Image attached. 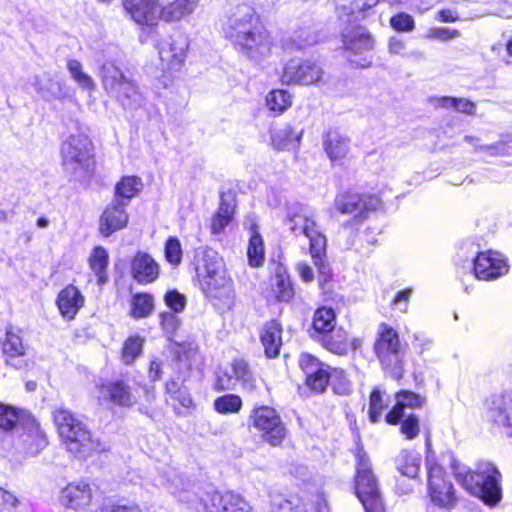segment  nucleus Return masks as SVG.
I'll return each mask as SVG.
<instances>
[{"mask_svg":"<svg viewBox=\"0 0 512 512\" xmlns=\"http://www.w3.org/2000/svg\"><path fill=\"white\" fill-rule=\"evenodd\" d=\"M127 202L114 199L103 211L99 220V232L109 237L114 232L124 229L129 221L126 212Z\"/></svg>","mask_w":512,"mask_h":512,"instance_id":"18","label":"nucleus"},{"mask_svg":"<svg viewBox=\"0 0 512 512\" xmlns=\"http://www.w3.org/2000/svg\"><path fill=\"white\" fill-rule=\"evenodd\" d=\"M235 210V199L231 193H222L221 202L216 214L211 220V232L215 235L223 232L231 222Z\"/></svg>","mask_w":512,"mask_h":512,"instance_id":"30","label":"nucleus"},{"mask_svg":"<svg viewBox=\"0 0 512 512\" xmlns=\"http://www.w3.org/2000/svg\"><path fill=\"white\" fill-rule=\"evenodd\" d=\"M99 77L107 94H111L125 82L126 78L121 69L113 62H105L99 69Z\"/></svg>","mask_w":512,"mask_h":512,"instance_id":"33","label":"nucleus"},{"mask_svg":"<svg viewBox=\"0 0 512 512\" xmlns=\"http://www.w3.org/2000/svg\"><path fill=\"white\" fill-rule=\"evenodd\" d=\"M231 370L235 375V379L241 383L242 389L254 395L258 391L257 380L252 375L251 371L248 368V365L243 360H235L231 365Z\"/></svg>","mask_w":512,"mask_h":512,"instance_id":"38","label":"nucleus"},{"mask_svg":"<svg viewBox=\"0 0 512 512\" xmlns=\"http://www.w3.org/2000/svg\"><path fill=\"white\" fill-rule=\"evenodd\" d=\"M53 421L65 449L75 458L87 459L106 450V445L93 437L86 424L64 406L53 411Z\"/></svg>","mask_w":512,"mask_h":512,"instance_id":"2","label":"nucleus"},{"mask_svg":"<svg viewBox=\"0 0 512 512\" xmlns=\"http://www.w3.org/2000/svg\"><path fill=\"white\" fill-rule=\"evenodd\" d=\"M164 301L174 313L182 312L186 306V297L177 290L168 291L164 296Z\"/></svg>","mask_w":512,"mask_h":512,"instance_id":"61","label":"nucleus"},{"mask_svg":"<svg viewBox=\"0 0 512 512\" xmlns=\"http://www.w3.org/2000/svg\"><path fill=\"white\" fill-rule=\"evenodd\" d=\"M489 416L498 426L512 427V389L503 390L491 397Z\"/></svg>","mask_w":512,"mask_h":512,"instance_id":"20","label":"nucleus"},{"mask_svg":"<svg viewBox=\"0 0 512 512\" xmlns=\"http://www.w3.org/2000/svg\"><path fill=\"white\" fill-rule=\"evenodd\" d=\"M67 70L74 82L83 90L93 91L96 87L93 78L83 70V65L76 59L67 62Z\"/></svg>","mask_w":512,"mask_h":512,"instance_id":"45","label":"nucleus"},{"mask_svg":"<svg viewBox=\"0 0 512 512\" xmlns=\"http://www.w3.org/2000/svg\"><path fill=\"white\" fill-rule=\"evenodd\" d=\"M287 224L295 235L303 234L309 239L310 254L314 259V264L323 271L325 265L322 258L326 253L327 240L318 229L314 213L300 206L295 211H289Z\"/></svg>","mask_w":512,"mask_h":512,"instance_id":"6","label":"nucleus"},{"mask_svg":"<svg viewBox=\"0 0 512 512\" xmlns=\"http://www.w3.org/2000/svg\"><path fill=\"white\" fill-rule=\"evenodd\" d=\"M261 343L267 357L275 358L282 346V327L275 321L267 322L261 330Z\"/></svg>","mask_w":512,"mask_h":512,"instance_id":"29","label":"nucleus"},{"mask_svg":"<svg viewBox=\"0 0 512 512\" xmlns=\"http://www.w3.org/2000/svg\"><path fill=\"white\" fill-rule=\"evenodd\" d=\"M473 271L477 279L494 280L508 272V265L498 252H481L474 260Z\"/></svg>","mask_w":512,"mask_h":512,"instance_id":"17","label":"nucleus"},{"mask_svg":"<svg viewBox=\"0 0 512 512\" xmlns=\"http://www.w3.org/2000/svg\"><path fill=\"white\" fill-rule=\"evenodd\" d=\"M84 296L74 285H68L63 288L57 296V306L61 315L68 320H72L78 311L83 307Z\"/></svg>","mask_w":512,"mask_h":512,"instance_id":"24","label":"nucleus"},{"mask_svg":"<svg viewBox=\"0 0 512 512\" xmlns=\"http://www.w3.org/2000/svg\"><path fill=\"white\" fill-rule=\"evenodd\" d=\"M396 404L386 415V422L391 425L399 423L405 417V409L421 408L425 404V398L408 390H402L395 395Z\"/></svg>","mask_w":512,"mask_h":512,"instance_id":"21","label":"nucleus"},{"mask_svg":"<svg viewBox=\"0 0 512 512\" xmlns=\"http://www.w3.org/2000/svg\"><path fill=\"white\" fill-rule=\"evenodd\" d=\"M2 350L7 357V362L10 360L25 355V345L21 337V329L11 325L5 328L4 338L2 339Z\"/></svg>","mask_w":512,"mask_h":512,"instance_id":"32","label":"nucleus"},{"mask_svg":"<svg viewBox=\"0 0 512 512\" xmlns=\"http://www.w3.org/2000/svg\"><path fill=\"white\" fill-rule=\"evenodd\" d=\"M400 431L406 439L411 440L416 438L420 432L418 417L414 414L405 415L401 422Z\"/></svg>","mask_w":512,"mask_h":512,"instance_id":"55","label":"nucleus"},{"mask_svg":"<svg viewBox=\"0 0 512 512\" xmlns=\"http://www.w3.org/2000/svg\"><path fill=\"white\" fill-rule=\"evenodd\" d=\"M272 285L278 300L288 301L293 296V289L286 269L280 264L276 266L275 277Z\"/></svg>","mask_w":512,"mask_h":512,"instance_id":"44","label":"nucleus"},{"mask_svg":"<svg viewBox=\"0 0 512 512\" xmlns=\"http://www.w3.org/2000/svg\"><path fill=\"white\" fill-rule=\"evenodd\" d=\"M22 410L0 403V429L12 430L20 420Z\"/></svg>","mask_w":512,"mask_h":512,"instance_id":"51","label":"nucleus"},{"mask_svg":"<svg viewBox=\"0 0 512 512\" xmlns=\"http://www.w3.org/2000/svg\"><path fill=\"white\" fill-rule=\"evenodd\" d=\"M452 472L456 481L471 495L481 499L488 506H496L502 499V475L490 462H480L469 469L454 462Z\"/></svg>","mask_w":512,"mask_h":512,"instance_id":"3","label":"nucleus"},{"mask_svg":"<svg viewBox=\"0 0 512 512\" xmlns=\"http://www.w3.org/2000/svg\"><path fill=\"white\" fill-rule=\"evenodd\" d=\"M17 498L8 491L0 488V511L12 512V509L17 507Z\"/></svg>","mask_w":512,"mask_h":512,"instance_id":"64","label":"nucleus"},{"mask_svg":"<svg viewBox=\"0 0 512 512\" xmlns=\"http://www.w3.org/2000/svg\"><path fill=\"white\" fill-rule=\"evenodd\" d=\"M201 0H173L161 4L160 21L165 23H178L191 16L197 9Z\"/></svg>","mask_w":512,"mask_h":512,"instance_id":"22","label":"nucleus"},{"mask_svg":"<svg viewBox=\"0 0 512 512\" xmlns=\"http://www.w3.org/2000/svg\"><path fill=\"white\" fill-rule=\"evenodd\" d=\"M426 465L427 492L431 502L440 508L453 509L458 503L453 483L440 465L430 461V459H427Z\"/></svg>","mask_w":512,"mask_h":512,"instance_id":"9","label":"nucleus"},{"mask_svg":"<svg viewBox=\"0 0 512 512\" xmlns=\"http://www.w3.org/2000/svg\"><path fill=\"white\" fill-rule=\"evenodd\" d=\"M380 205L379 198L372 195L340 193L334 199V207L341 214H352L357 221H362L370 211Z\"/></svg>","mask_w":512,"mask_h":512,"instance_id":"13","label":"nucleus"},{"mask_svg":"<svg viewBox=\"0 0 512 512\" xmlns=\"http://www.w3.org/2000/svg\"><path fill=\"white\" fill-rule=\"evenodd\" d=\"M143 339L138 336L129 337L123 345L122 361L129 365L132 364L142 353Z\"/></svg>","mask_w":512,"mask_h":512,"instance_id":"50","label":"nucleus"},{"mask_svg":"<svg viewBox=\"0 0 512 512\" xmlns=\"http://www.w3.org/2000/svg\"><path fill=\"white\" fill-rule=\"evenodd\" d=\"M110 95L115 97L124 108H133L141 102V95L134 82L130 79L122 82V85Z\"/></svg>","mask_w":512,"mask_h":512,"instance_id":"39","label":"nucleus"},{"mask_svg":"<svg viewBox=\"0 0 512 512\" xmlns=\"http://www.w3.org/2000/svg\"><path fill=\"white\" fill-rule=\"evenodd\" d=\"M406 50V45H405V42L398 38V37H391L389 39V42H388V51L390 54H394V55H401V56H415V57H420L422 56L421 53L419 52H412L410 54H407L405 52Z\"/></svg>","mask_w":512,"mask_h":512,"instance_id":"62","label":"nucleus"},{"mask_svg":"<svg viewBox=\"0 0 512 512\" xmlns=\"http://www.w3.org/2000/svg\"><path fill=\"white\" fill-rule=\"evenodd\" d=\"M344 48L355 53H360L373 48L374 41L370 33L361 26L348 25L342 31Z\"/></svg>","mask_w":512,"mask_h":512,"instance_id":"26","label":"nucleus"},{"mask_svg":"<svg viewBox=\"0 0 512 512\" xmlns=\"http://www.w3.org/2000/svg\"><path fill=\"white\" fill-rule=\"evenodd\" d=\"M61 161L64 171L79 182L91 178L94 172L93 144L85 134L68 136L61 144Z\"/></svg>","mask_w":512,"mask_h":512,"instance_id":"4","label":"nucleus"},{"mask_svg":"<svg viewBox=\"0 0 512 512\" xmlns=\"http://www.w3.org/2000/svg\"><path fill=\"white\" fill-rule=\"evenodd\" d=\"M395 463L402 475L416 478L420 470L421 455L415 451L403 450L397 456Z\"/></svg>","mask_w":512,"mask_h":512,"instance_id":"35","label":"nucleus"},{"mask_svg":"<svg viewBox=\"0 0 512 512\" xmlns=\"http://www.w3.org/2000/svg\"><path fill=\"white\" fill-rule=\"evenodd\" d=\"M323 76L322 68L310 61L291 59L283 67L281 82L286 85H312Z\"/></svg>","mask_w":512,"mask_h":512,"instance_id":"12","label":"nucleus"},{"mask_svg":"<svg viewBox=\"0 0 512 512\" xmlns=\"http://www.w3.org/2000/svg\"><path fill=\"white\" fill-rule=\"evenodd\" d=\"M248 262L251 267H259L265 258V248L261 235L253 229L247 248Z\"/></svg>","mask_w":512,"mask_h":512,"instance_id":"47","label":"nucleus"},{"mask_svg":"<svg viewBox=\"0 0 512 512\" xmlns=\"http://www.w3.org/2000/svg\"><path fill=\"white\" fill-rule=\"evenodd\" d=\"M131 273L138 283H151L158 278L159 265L147 253L138 252L132 259Z\"/></svg>","mask_w":512,"mask_h":512,"instance_id":"23","label":"nucleus"},{"mask_svg":"<svg viewBox=\"0 0 512 512\" xmlns=\"http://www.w3.org/2000/svg\"><path fill=\"white\" fill-rule=\"evenodd\" d=\"M355 490L366 512H385L378 481L362 447L356 453Z\"/></svg>","mask_w":512,"mask_h":512,"instance_id":"7","label":"nucleus"},{"mask_svg":"<svg viewBox=\"0 0 512 512\" xmlns=\"http://www.w3.org/2000/svg\"><path fill=\"white\" fill-rule=\"evenodd\" d=\"M168 490L182 502L190 500L193 483L182 474L171 471L167 478Z\"/></svg>","mask_w":512,"mask_h":512,"instance_id":"37","label":"nucleus"},{"mask_svg":"<svg viewBox=\"0 0 512 512\" xmlns=\"http://www.w3.org/2000/svg\"><path fill=\"white\" fill-rule=\"evenodd\" d=\"M251 425L261 433V437L273 446L281 444L286 436V428L275 409L260 406L251 411Z\"/></svg>","mask_w":512,"mask_h":512,"instance_id":"10","label":"nucleus"},{"mask_svg":"<svg viewBox=\"0 0 512 512\" xmlns=\"http://www.w3.org/2000/svg\"><path fill=\"white\" fill-rule=\"evenodd\" d=\"M330 381V371L322 369L319 373L306 377V384L312 390L323 392Z\"/></svg>","mask_w":512,"mask_h":512,"instance_id":"58","label":"nucleus"},{"mask_svg":"<svg viewBox=\"0 0 512 512\" xmlns=\"http://www.w3.org/2000/svg\"><path fill=\"white\" fill-rule=\"evenodd\" d=\"M160 324L166 333L172 334L179 326V319L174 312H162L160 313Z\"/></svg>","mask_w":512,"mask_h":512,"instance_id":"63","label":"nucleus"},{"mask_svg":"<svg viewBox=\"0 0 512 512\" xmlns=\"http://www.w3.org/2000/svg\"><path fill=\"white\" fill-rule=\"evenodd\" d=\"M268 109L276 115L284 113L292 105V95L284 89H275L266 96Z\"/></svg>","mask_w":512,"mask_h":512,"instance_id":"42","label":"nucleus"},{"mask_svg":"<svg viewBox=\"0 0 512 512\" xmlns=\"http://www.w3.org/2000/svg\"><path fill=\"white\" fill-rule=\"evenodd\" d=\"M460 36V31L447 27H434L427 31V39H435L442 42H446Z\"/></svg>","mask_w":512,"mask_h":512,"instance_id":"60","label":"nucleus"},{"mask_svg":"<svg viewBox=\"0 0 512 512\" xmlns=\"http://www.w3.org/2000/svg\"><path fill=\"white\" fill-rule=\"evenodd\" d=\"M202 289L218 310L226 311L233 307L235 294L232 280L227 275L223 260L216 254L206 256Z\"/></svg>","mask_w":512,"mask_h":512,"instance_id":"5","label":"nucleus"},{"mask_svg":"<svg viewBox=\"0 0 512 512\" xmlns=\"http://www.w3.org/2000/svg\"><path fill=\"white\" fill-rule=\"evenodd\" d=\"M316 333L325 335L335 329V313L333 309L322 307L315 311L312 323Z\"/></svg>","mask_w":512,"mask_h":512,"instance_id":"46","label":"nucleus"},{"mask_svg":"<svg viewBox=\"0 0 512 512\" xmlns=\"http://www.w3.org/2000/svg\"><path fill=\"white\" fill-rule=\"evenodd\" d=\"M156 48L162 70L173 74L179 72L184 66L189 49V41L185 35L175 34L160 41Z\"/></svg>","mask_w":512,"mask_h":512,"instance_id":"11","label":"nucleus"},{"mask_svg":"<svg viewBox=\"0 0 512 512\" xmlns=\"http://www.w3.org/2000/svg\"><path fill=\"white\" fill-rule=\"evenodd\" d=\"M387 402L383 399L378 389L372 391L370 395L369 418L371 422L379 421L382 411L387 407Z\"/></svg>","mask_w":512,"mask_h":512,"instance_id":"53","label":"nucleus"},{"mask_svg":"<svg viewBox=\"0 0 512 512\" xmlns=\"http://www.w3.org/2000/svg\"><path fill=\"white\" fill-rule=\"evenodd\" d=\"M335 393L340 395L348 394L350 391V381L347 379L345 372L339 368L330 369V381Z\"/></svg>","mask_w":512,"mask_h":512,"instance_id":"52","label":"nucleus"},{"mask_svg":"<svg viewBox=\"0 0 512 512\" xmlns=\"http://www.w3.org/2000/svg\"><path fill=\"white\" fill-rule=\"evenodd\" d=\"M165 257L172 265H178L182 258L181 243L177 238H169L165 244Z\"/></svg>","mask_w":512,"mask_h":512,"instance_id":"59","label":"nucleus"},{"mask_svg":"<svg viewBox=\"0 0 512 512\" xmlns=\"http://www.w3.org/2000/svg\"><path fill=\"white\" fill-rule=\"evenodd\" d=\"M243 406L242 399L236 394H226L214 400L213 407L219 414L238 413Z\"/></svg>","mask_w":512,"mask_h":512,"instance_id":"48","label":"nucleus"},{"mask_svg":"<svg viewBox=\"0 0 512 512\" xmlns=\"http://www.w3.org/2000/svg\"><path fill=\"white\" fill-rule=\"evenodd\" d=\"M33 86L42 98L47 101L64 100L70 97L65 84L48 74L36 77Z\"/></svg>","mask_w":512,"mask_h":512,"instance_id":"28","label":"nucleus"},{"mask_svg":"<svg viewBox=\"0 0 512 512\" xmlns=\"http://www.w3.org/2000/svg\"><path fill=\"white\" fill-rule=\"evenodd\" d=\"M374 352L382 367L394 379L403 376V352L396 330L386 323H381L377 330Z\"/></svg>","mask_w":512,"mask_h":512,"instance_id":"8","label":"nucleus"},{"mask_svg":"<svg viewBox=\"0 0 512 512\" xmlns=\"http://www.w3.org/2000/svg\"><path fill=\"white\" fill-rule=\"evenodd\" d=\"M142 186L143 184L140 178L125 176L116 184L115 199L123 200L128 204L130 199L140 192Z\"/></svg>","mask_w":512,"mask_h":512,"instance_id":"41","label":"nucleus"},{"mask_svg":"<svg viewBox=\"0 0 512 512\" xmlns=\"http://www.w3.org/2000/svg\"><path fill=\"white\" fill-rule=\"evenodd\" d=\"M437 106L443 108H454L456 111L473 115L476 111V105L465 98H453L449 96L437 99Z\"/></svg>","mask_w":512,"mask_h":512,"instance_id":"49","label":"nucleus"},{"mask_svg":"<svg viewBox=\"0 0 512 512\" xmlns=\"http://www.w3.org/2000/svg\"><path fill=\"white\" fill-rule=\"evenodd\" d=\"M108 263L109 256L107 251L101 246L95 247L89 257V266L96 275L99 285L107 282Z\"/></svg>","mask_w":512,"mask_h":512,"instance_id":"40","label":"nucleus"},{"mask_svg":"<svg viewBox=\"0 0 512 512\" xmlns=\"http://www.w3.org/2000/svg\"><path fill=\"white\" fill-rule=\"evenodd\" d=\"M316 40L311 35V33L307 30H302L294 33L289 39L286 40L285 45L287 48L293 49H303L306 46L312 45Z\"/></svg>","mask_w":512,"mask_h":512,"instance_id":"54","label":"nucleus"},{"mask_svg":"<svg viewBox=\"0 0 512 512\" xmlns=\"http://www.w3.org/2000/svg\"><path fill=\"white\" fill-rule=\"evenodd\" d=\"M323 148L331 162L343 164L350 151V140L337 131H329L323 137Z\"/></svg>","mask_w":512,"mask_h":512,"instance_id":"25","label":"nucleus"},{"mask_svg":"<svg viewBox=\"0 0 512 512\" xmlns=\"http://www.w3.org/2000/svg\"><path fill=\"white\" fill-rule=\"evenodd\" d=\"M224 34L240 53L250 59L261 60L271 53L273 43L270 34L261 25L254 8L248 4L233 8Z\"/></svg>","mask_w":512,"mask_h":512,"instance_id":"1","label":"nucleus"},{"mask_svg":"<svg viewBox=\"0 0 512 512\" xmlns=\"http://www.w3.org/2000/svg\"><path fill=\"white\" fill-rule=\"evenodd\" d=\"M203 512H253L250 504L232 492L213 493L202 499Z\"/></svg>","mask_w":512,"mask_h":512,"instance_id":"16","label":"nucleus"},{"mask_svg":"<svg viewBox=\"0 0 512 512\" xmlns=\"http://www.w3.org/2000/svg\"><path fill=\"white\" fill-rule=\"evenodd\" d=\"M299 365L306 377L319 373L324 369L323 364L314 356L308 353H302L299 358Z\"/></svg>","mask_w":512,"mask_h":512,"instance_id":"57","label":"nucleus"},{"mask_svg":"<svg viewBox=\"0 0 512 512\" xmlns=\"http://www.w3.org/2000/svg\"><path fill=\"white\" fill-rule=\"evenodd\" d=\"M130 18L138 25L156 27L160 22V0H122Z\"/></svg>","mask_w":512,"mask_h":512,"instance_id":"14","label":"nucleus"},{"mask_svg":"<svg viewBox=\"0 0 512 512\" xmlns=\"http://www.w3.org/2000/svg\"><path fill=\"white\" fill-rule=\"evenodd\" d=\"M166 394L169 400L174 402V409L177 414L182 413L181 408L189 409L193 404L188 389L175 380L166 383Z\"/></svg>","mask_w":512,"mask_h":512,"instance_id":"34","label":"nucleus"},{"mask_svg":"<svg viewBox=\"0 0 512 512\" xmlns=\"http://www.w3.org/2000/svg\"><path fill=\"white\" fill-rule=\"evenodd\" d=\"M366 5L362 0H335V11L340 21L352 25L364 18Z\"/></svg>","mask_w":512,"mask_h":512,"instance_id":"31","label":"nucleus"},{"mask_svg":"<svg viewBox=\"0 0 512 512\" xmlns=\"http://www.w3.org/2000/svg\"><path fill=\"white\" fill-rule=\"evenodd\" d=\"M322 345L332 353L344 355L348 352V334L342 328H335L321 338Z\"/></svg>","mask_w":512,"mask_h":512,"instance_id":"36","label":"nucleus"},{"mask_svg":"<svg viewBox=\"0 0 512 512\" xmlns=\"http://www.w3.org/2000/svg\"><path fill=\"white\" fill-rule=\"evenodd\" d=\"M390 25L394 30L399 32H411L415 28L413 17L404 12L391 17Z\"/></svg>","mask_w":512,"mask_h":512,"instance_id":"56","label":"nucleus"},{"mask_svg":"<svg viewBox=\"0 0 512 512\" xmlns=\"http://www.w3.org/2000/svg\"><path fill=\"white\" fill-rule=\"evenodd\" d=\"M154 310V299L150 294L138 293L131 299L130 315L135 319L146 318Z\"/></svg>","mask_w":512,"mask_h":512,"instance_id":"43","label":"nucleus"},{"mask_svg":"<svg viewBox=\"0 0 512 512\" xmlns=\"http://www.w3.org/2000/svg\"><path fill=\"white\" fill-rule=\"evenodd\" d=\"M303 133L304 129L302 127L286 124L272 132V145L277 150L296 149L301 142Z\"/></svg>","mask_w":512,"mask_h":512,"instance_id":"27","label":"nucleus"},{"mask_svg":"<svg viewBox=\"0 0 512 512\" xmlns=\"http://www.w3.org/2000/svg\"><path fill=\"white\" fill-rule=\"evenodd\" d=\"M92 490L88 483L83 481L69 483L60 492L61 505L73 510L85 509L90 505Z\"/></svg>","mask_w":512,"mask_h":512,"instance_id":"19","label":"nucleus"},{"mask_svg":"<svg viewBox=\"0 0 512 512\" xmlns=\"http://www.w3.org/2000/svg\"><path fill=\"white\" fill-rule=\"evenodd\" d=\"M99 400L119 407H131L136 403V396L130 385L122 378L102 382L98 389Z\"/></svg>","mask_w":512,"mask_h":512,"instance_id":"15","label":"nucleus"}]
</instances>
